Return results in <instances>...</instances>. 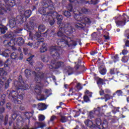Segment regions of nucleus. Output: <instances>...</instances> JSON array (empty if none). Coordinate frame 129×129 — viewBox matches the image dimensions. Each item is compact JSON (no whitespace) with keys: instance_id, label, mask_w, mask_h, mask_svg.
Listing matches in <instances>:
<instances>
[{"instance_id":"f257e3e1","label":"nucleus","mask_w":129,"mask_h":129,"mask_svg":"<svg viewBox=\"0 0 129 129\" xmlns=\"http://www.w3.org/2000/svg\"><path fill=\"white\" fill-rule=\"evenodd\" d=\"M74 18L76 20L77 22L75 24L76 28H84L86 26V24L89 25L91 23L90 19L85 16L79 15L78 13H75Z\"/></svg>"},{"instance_id":"f03ea898","label":"nucleus","mask_w":129,"mask_h":129,"mask_svg":"<svg viewBox=\"0 0 129 129\" xmlns=\"http://www.w3.org/2000/svg\"><path fill=\"white\" fill-rule=\"evenodd\" d=\"M24 82L22 80H19V82H18V87L17 89V92H16L15 93V91H13L12 92V96H13V98L14 99V102H15V103H17L18 102H19V99H23V97H24V96L23 95V94H19V90H21L22 89H29V88L28 87V86H26V87H24Z\"/></svg>"},{"instance_id":"7ed1b4c3","label":"nucleus","mask_w":129,"mask_h":129,"mask_svg":"<svg viewBox=\"0 0 129 129\" xmlns=\"http://www.w3.org/2000/svg\"><path fill=\"white\" fill-rule=\"evenodd\" d=\"M5 3V6L2 4L0 1V15H4L7 13V11H11V8L16 6V1L15 0H3Z\"/></svg>"},{"instance_id":"20e7f679","label":"nucleus","mask_w":129,"mask_h":129,"mask_svg":"<svg viewBox=\"0 0 129 129\" xmlns=\"http://www.w3.org/2000/svg\"><path fill=\"white\" fill-rule=\"evenodd\" d=\"M52 17H55L56 18L58 25H60V24L62 23L63 17H62V15H58L57 12H53V13H48L47 15H43L42 20L43 22H48L50 21V19H51Z\"/></svg>"},{"instance_id":"39448f33","label":"nucleus","mask_w":129,"mask_h":129,"mask_svg":"<svg viewBox=\"0 0 129 129\" xmlns=\"http://www.w3.org/2000/svg\"><path fill=\"white\" fill-rule=\"evenodd\" d=\"M43 78H44V73L39 72L36 75L35 80L37 84L35 88V92L38 94V95H40L41 92H42L41 81L43 80Z\"/></svg>"},{"instance_id":"423d86ee","label":"nucleus","mask_w":129,"mask_h":129,"mask_svg":"<svg viewBox=\"0 0 129 129\" xmlns=\"http://www.w3.org/2000/svg\"><path fill=\"white\" fill-rule=\"evenodd\" d=\"M59 41L60 42L58 45H61L62 47L65 46L66 45L69 46H69H76V45H77L76 42L72 41L71 38L66 36H64Z\"/></svg>"},{"instance_id":"0eeeda50","label":"nucleus","mask_w":129,"mask_h":129,"mask_svg":"<svg viewBox=\"0 0 129 129\" xmlns=\"http://www.w3.org/2000/svg\"><path fill=\"white\" fill-rule=\"evenodd\" d=\"M46 3H44V7L42 8H40L39 9V12L41 15H45L46 14V11H48V10H49L51 11V10H55V8H54V6L53 5L48 4V2H46Z\"/></svg>"},{"instance_id":"6e6552de","label":"nucleus","mask_w":129,"mask_h":129,"mask_svg":"<svg viewBox=\"0 0 129 129\" xmlns=\"http://www.w3.org/2000/svg\"><path fill=\"white\" fill-rule=\"evenodd\" d=\"M62 27L64 30L65 32L66 33L67 35H69V36H70V35H72V34L75 31V29L71 26V25L67 23H64L62 25Z\"/></svg>"},{"instance_id":"1a4fd4ad","label":"nucleus","mask_w":129,"mask_h":129,"mask_svg":"<svg viewBox=\"0 0 129 129\" xmlns=\"http://www.w3.org/2000/svg\"><path fill=\"white\" fill-rule=\"evenodd\" d=\"M58 51H59V49L57 46H52L50 48V52L52 56H53L54 59H59L60 54Z\"/></svg>"},{"instance_id":"9d476101","label":"nucleus","mask_w":129,"mask_h":129,"mask_svg":"<svg viewBox=\"0 0 129 129\" xmlns=\"http://www.w3.org/2000/svg\"><path fill=\"white\" fill-rule=\"evenodd\" d=\"M13 40H14L15 45L17 44L19 45V46H23L25 43V40L22 37H18L14 39L13 38Z\"/></svg>"},{"instance_id":"9b49d317","label":"nucleus","mask_w":129,"mask_h":129,"mask_svg":"<svg viewBox=\"0 0 129 129\" xmlns=\"http://www.w3.org/2000/svg\"><path fill=\"white\" fill-rule=\"evenodd\" d=\"M4 44L5 46H10V47H14L15 46V43L14 42V39H11L10 41L8 40H5L4 41Z\"/></svg>"},{"instance_id":"f8f14e48","label":"nucleus","mask_w":129,"mask_h":129,"mask_svg":"<svg viewBox=\"0 0 129 129\" xmlns=\"http://www.w3.org/2000/svg\"><path fill=\"white\" fill-rule=\"evenodd\" d=\"M25 19V17L23 15H20L16 17L15 20H16L17 24H23L24 23V20Z\"/></svg>"},{"instance_id":"ddd939ff","label":"nucleus","mask_w":129,"mask_h":129,"mask_svg":"<svg viewBox=\"0 0 129 129\" xmlns=\"http://www.w3.org/2000/svg\"><path fill=\"white\" fill-rule=\"evenodd\" d=\"M84 122L86 125L88 127H91L92 126H93V127H95V124L89 119L85 120Z\"/></svg>"},{"instance_id":"4468645a","label":"nucleus","mask_w":129,"mask_h":129,"mask_svg":"<svg viewBox=\"0 0 129 129\" xmlns=\"http://www.w3.org/2000/svg\"><path fill=\"white\" fill-rule=\"evenodd\" d=\"M17 24H18V23H17L16 18H12L10 20L9 26H10V28H15V27H16V26H17Z\"/></svg>"},{"instance_id":"2eb2a0df","label":"nucleus","mask_w":129,"mask_h":129,"mask_svg":"<svg viewBox=\"0 0 129 129\" xmlns=\"http://www.w3.org/2000/svg\"><path fill=\"white\" fill-rule=\"evenodd\" d=\"M35 28V23L33 22H31L29 23L28 25L25 26L26 30L27 31H31L32 30H34Z\"/></svg>"},{"instance_id":"dca6fc26","label":"nucleus","mask_w":129,"mask_h":129,"mask_svg":"<svg viewBox=\"0 0 129 129\" xmlns=\"http://www.w3.org/2000/svg\"><path fill=\"white\" fill-rule=\"evenodd\" d=\"M23 14L24 15L22 16L24 17V19L26 20V18H30L32 15V11L31 10H27L25 12H23Z\"/></svg>"},{"instance_id":"f3484780","label":"nucleus","mask_w":129,"mask_h":129,"mask_svg":"<svg viewBox=\"0 0 129 129\" xmlns=\"http://www.w3.org/2000/svg\"><path fill=\"white\" fill-rule=\"evenodd\" d=\"M47 108V106L45 105V104L43 103H39L38 104V109L39 110H45Z\"/></svg>"},{"instance_id":"a211bd4d","label":"nucleus","mask_w":129,"mask_h":129,"mask_svg":"<svg viewBox=\"0 0 129 129\" xmlns=\"http://www.w3.org/2000/svg\"><path fill=\"white\" fill-rule=\"evenodd\" d=\"M54 64L55 69H58V68H60V67H63V66H64V62L61 61H58Z\"/></svg>"},{"instance_id":"6ab92c4d","label":"nucleus","mask_w":129,"mask_h":129,"mask_svg":"<svg viewBox=\"0 0 129 129\" xmlns=\"http://www.w3.org/2000/svg\"><path fill=\"white\" fill-rule=\"evenodd\" d=\"M108 126V123L107 122V121L106 120H104L103 121V123L101 124V126L99 127V128H107Z\"/></svg>"},{"instance_id":"aec40b11","label":"nucleus","mask_w":129,"mask_h":129,"mask_svg":"<svg viewBox=\"0 0 129 129\" xmlns=\"http://www.w3.org/2000/svg\"><path fill=\"white\" fill-rule=\"evenodd\" d=\"M94 124H95V126H101V119L97 118L95 121Z\"/></svg>"},{"instance_id":"412c9836","label":"nucleus","mask_w":129,"mask_h":129,"mask_svg":"<svg viewBox=\"0 0 129 129\" xmlns=\"http://www.w3.org/2000/svg\"><path fill=\"white\" fill-rule=\"evenodd\" d=\"M11 57L12 59L18 60V59H19V54H18L16 52H13L11 55Z\"/></svg>"},{"instance_id":"4be33fe9","label":"nucleus","mask_w":129,"mask_h":129,"mask_svg":"<svg viewBox=\"0 0 129 129\" xmlns=\"http://www.w3.org/2000/svg\"><path fill=\"white\" fill-rule=\"evenodd\" d=\"M41 59L43 62H47L49 61V56L43 55L41 56Z\"/></svg>"},{"instance_id":"5701e85b","label":"nucleus","mask_w":129,"mask_h":129,"mask_svg":"<svg viewBox=\"0 0 129 129\" xmlns=\"http://www.w3.org/2000/svg\"><path fill=\"white\" fill-rule=\"evenodd\" d=\"M59 114L61 116V118L60 119V121H61V122H62V123L66 122L68 120V118H67V117L65 116L61 115V113H59Z\"/></svg>"},{"instance_id":"b1692460","label":"nucleus","mask_w":129,"mask_h":129,"mask_svg":"<svg viewBox=\"0 0 129 129\" xmlns=\"http://www.w3.org/2000/svg\"><path fill=\"white\" fill-rule=\"evenodd\" d=\"M12 60L7 59L4 63V67H9V66L12 65Z\"/></svg>"},{"instance_id":"393cba45","label":"nucleus","mask_w":129,"mask_h":129,"mask_svg":"<svg viewBox=\"0 0 129 129\" xmlns=\"http://www.w3.org/2000/svg\"><path fill=\"white\" fill-rule=\"evenodd\" d=\"M5 37L8 39L13 38V37H15V34L13 32H9L6 35Z\"/></svg>"},{"instance_id":"a878e982","label":"nucleus","mask_w":129,"mask_h":129,"mask_svg":"<svg viewBox=\"0 0 129 129\" xmlns=\"http://www.w3.org/2000/svg\"><path fill=\"white\" fill-rule=\"evenodd\" d=\"M36 125H38V128H39V127H40L41 128H43V127H45V126H46V124H45V123H38V122H36Z\"/></svg>"},{"instance_id":"bb28decb","label":"nucleus","mask_w":129,"mask_h":129,"mask_svg":"<svg viewBox=\"0 0 129 129\" xmlns=\"http://www.w3.org/2000/svg\"><path fill=\"white\" fill-rule=\"evenodd\" d=\"M47 51V46L46 44H43L42 46L40 48V52L41 53H44Z\"/></svg>"},{"instance_id":"cd10ccee","label":"nucleus","mask_w":129,"mask_h":129,"mask_svg":"<svg viewBox=\"0 0 129 129\" xmlns=\"http://www.w3.org/2000/svg\"><path fill=\"white\" fill-rule=\"evenodd\" d=\"M8 73L7 72L4 71L3 68H0V75L1 76H6Z\"/></svg>"},{"instance_id":"c85d7f7f","label":"nucleus","mask_w":129,"mask_h":129,"mask_svg":"<svg viewBox=\"0 0 129 129\" xmlns=\"http://www.w3.org/2000/svg\"><path fill=\"white\" fill-rule=\"evenodd\" d=\"M45 29H46V27H45V25H40L38 27V30L39 32H44L45 31Z\"/></svg>"},{"instance_id":"c756f323","label":"nucleus","mask_w":129,"mask_h":129,"mask_svg":"<svg viewBox=\"0 0 129 129\" xmlns=\"http://www.w3.org/2000/svg\"><path fill=\"white\" fill-rule=\"evenodd\" d=\"M42 35V34L41 32H37L35 33L34 35V39H36V40H39V38L41 37V36Z\"/></svg>"},{"instance_id":"7c9ffc66","label":"nucleus","mask_w":129,"mask_h":129,"mask_svg":"<svg viewBox=\"0 0 129 129\" xmlns=\"http://www.w3.org/2000/svg\"><path fill=\"white\" fill-rule=\"evenodd\" d=\"M116 23L118 26H124V25H125L126 20L125 19H124L123 21H118Z\"/></svg>"},{"instance_id":"2f4dec72","label":"nucleus","mask_w":129,"mask_h":129,"mask_svg":"<svg viewBox=\"0 0 129 129\" xmlns=\"http://www.w3.org/2000/svg\"><path fill=\"white\" fill-rule=\"evenodd\" d=\"M0 30L2 34H5L6 31L8 30V28L6 26H2V27H0Z\"/></svg>"},{"instance_id":"473e14b6","label":"nucleus","mask_w":129,"mask_h":129,"mask_svg":"<svg viewBox=\"0 0 129 129\" xmlns=\"http://www.w3.org/2000/svg\"><path fill=\"white\" fill-rule=\"evenodd\" d=\"M34 115V111L31 112H27L26 113V116L27 118H30Z\"/></svg>"},{"instance_id":"72a5a7b5","label":"nucleus","mask_w":129,"mask_h":129,"mask_svg":"<svg viewBox=\"0 0 129 129\" xmlns=\"http://www.w3.org/2000/svg\"><path fill=\"white\" fill-rule=\"evenodd\" d=\"M26 77H29V76H31V74L32 72L28 69H26L25 71Z\"/></svg>"},{"instance_id":"f704fd0d","label":"nucleus","mask_w":129,"mask_h":129,"mask_svg":"<svg viewBox=\"0 0 129 129\" xmlns=\"http://www.w3.org/2000/svg\"><path fill=\"white\" fill-rule=\"evenodd\" d=\"M100 73L101 75H105V74H106V70L105 69L100 70Z\"/></svg>"},{"instance_id":"c9c22d12","label":"nucleus","mask_w":129,"mask_h":129,"mask_svg":"<svg viewBox=\"0 0 129 129\" xmlns=\"http://www.w3.org/2000/svg\"><path fill=\"white\" fill-rule=\"evenodd\" d=\"M122 62L125 63V62H127L128 61V57L126 56H123L121 59Z\"/></svg>"},{"instance_id":"e433bc0d","label":"nucleus","mask_w":129,"mask_h":129,"mask_svg":"<svg viewBox=\"0 0 129 129\" xmlns=\"http://www.w3.org/2000/svg\"><path fill=\"white\" fill-rule=\"evenodd\" d=\"M104 97L105 99V101H107V100H109V99H110V98H111V96L108 95V94H105L104 95Z\"/></svg>"},{"instance_id":"4c0bfd02","label":"nucleus","mask_w":129,"mask_h":129,"mask_svg":"<svg viewBox=\"0 0 129 129\" xmlns=\"http://www.w3.org/2000/svg\"><path fill=\"white\" fill-rule=\"evenodd\" d=\"M47 97H49V95H47L46 96H45L44 95H41L40 96L39 100H45L47 98Z\"/></svg>"},{"instance_id":"58836bf2","label":"nucleus","mask_w":129,"mask_h":129,"mask_svg":"<svg viewBox=\"0 0 129 129\" xmlns=\"http://www.w3.org/2000/svg\"><path fill=\"white\" fill-rule=\"evenodd\" d=\"M57 35L58 36V37L64 36V34L63 33V32H62V28H60L59 31L58 32Z\"/></svg>"},{"instance_id":"ea45409f","label":"nucleus","mask_w":129,"mask_h":129,"mask_svg":"<svg viewBox=\"0 0 129 129\" xmlns=\"http://www.w3.org/2000/svg\"><path fill=\"white\" fill-rule=\"evenodd\" d=\"M63 15L64 16H65V17H67V18H69V17L71 16V14L69 11H65L63 13Z\"/></svg>"},{"instance_id":"a19ab883","label":"nucleus","mask_w":129,"mask_h":129,"mask_svg":"<svg viewBox=\"0 0 129 129\" xmlns=\"http://www.w3.org/2000/svg\"><path fill=\"white\" fill-rule=\"evenodd\" d=\"M70 3H75V4H80V3H82V1L81 0H69Z\"/></svg>"},{"instance_id":"79ce46f5","label":"nucleus","mask_w":129,"mask_h":129,"mask_svg":"<svg viewBox=\"0 0 129 129\" xmlns=\"http://www.w3.org/2000/svg\"><path fill=\"white\" fill-rule=\"evenodd\" d=\"M51 18L52 19L49 21V24L50 26H53V24H55V17H51Z\"/></svg>"},{"instance_id":"37998d69","label":"nucleus","mask_w":129,"mask_h":129,"mask_svg":"<svg viewBox=\"0 0 129 129\" xmlns=\"http://www.w3.org/2000/svg\"><path fill=\"white\" fill-rule=\"evenodd\" d=\"M81 12H82V13L87 14V13L89 12V10L86 8H83L81 9Z\"/></svg>"},{"instance_id":"c03bdc74","label":"nucleus","mask_w":129,"mask_h":129,"mask_svg":"<svg viewBox=\"0 0 129 129\" xmlns=\"http://www.w3.org/2000/svg\"><path fill=\"white\" fill-rule=\"evenodd\" d=\"M84 100L85 102H88V101H90L89 97H88V96L85 95L84 96Z\"/></svg>"},{"instance_id":"a18cd8bd","label":"nucleus","mask_w":129,"mask_h":129,"mask_svg":"<svg viewBox=\"0 0 129 129\" xmlns=\"http://www.w3.org/2000/svg\"><path fill=\"white\" fill-rule=\"evenodd\" d=\"M57 118V117H56L55 115H53L50 117V121H48V123H50V121H53V120H55Z\"/></svg>"},{"instance_id":"49530a36","label":"nucleus","mask_w":129,"mask_h":129,"mask_svg":"<svg viewBox=\"0 0 129 129\" xmlns=\"http://www.w3.org/2000/svg\"><path fill=\"white\" fill-rule=\"evenodd\" d=\"M113 60H114V62H116V61H118V55L116 54L115 56L112 57Z\"/></svg>"},{"instance_id":"de8ad7c7","label":"nucleus","mask_w":129,"mask_h":129,"mask_svg":"<svg viewBox=\"0 0 129 129\" xmlns=\"http://www.w3.org/2000/svg\"><path fill=\"white\" fill-rule=\"evenodd\" d=\"M45 120V116L43 115H40L39 116V120L40 121H43V120Z\"/></svg>"},{"instance_id":"09e8293b","label":"nucleus","mask_w":129,"mask_h":129,"mask_svg":"<svg viewBox=\"0 0 129 129\" xmlns=\"http://www.w3.org/2000/svg\"><path fill=\"white\" fill-rule=\"evenodd\" d=\"M28 46H30V47H33V48H38V46H34V43L31 42H29L27 43Z\"/></svg>"},{"instance_id":"8fccbe9b","label":"nucleus","mask_w":129,"mask_h":129,"mask_svg":"<svg viewBox=\"0 0 129 129\" xmlns=\"http://www.w3.org/2000/svg\"><path fill=\"white\" fill-rule=\"evenodd\" d=\"M99 111H100V107H98L96 108H94L95 113H96V112H98V113H99Z\"/></svg>"},{"instance_id":"3c124183","label":"nucleus","mask_w":129,"mask_h":129,"mask_svg":"<svg viewBox=\"0 0 129 129\" xmlns=\"http://www.w3.org/2000/svg\"><path fill=\"white\" fill-rule=\"evenodd\" d=\"M73 9V7H72V5L71 4L69 5L68 7V10H69V11H70V12H72Z\"/></svg>"},{"instance_id":"603ef678","label":"nucleus","mask_w":129,"mask_h":129,"mask_svg":"<svg viewBox=\"0 0 129 129\" xmlns=\"http://www.w3.org/2000/svg\"><path fill=\"white\" fill-rule=\"evenodd\" d=\"M104 81L101 79H99L97 82L98 84H103Z\"/></svg>"},{"instance_id":"864d4df0","label":"nucleus","mask_w":129,"mask_h":129,"mask_svg":"<svg viewBox=\"0 0 129 129\" xmlns=\"http://www.w3.org/2000/svg\"><path fill=\"white\" fill-rule=\"evenodd\" d=\"M116 93L118 96H120L122 94V92L121 90H118L116 92Z\"/></svg>"},{"instance_id":"5fc2aeb1","label":"nucleus","mask_w":129,"mask_h":129,"mask_svg":"<svg viewBox=\"0 0 129 129\" xmlns=\"http://www.w3.org/2000/svg\"><path fill=\"white\" fill-rule=\"evenodd\" d=\"M110 74H112V75L115 74V69H111L110 70Z\"/></svg>"},{"instance_id":"6e6d98bb","label":"nucleus","mask_w":129,"mask_h":129,"mask_svg":"<svg viewBox=\"0 0 129 129\" xmlns=\"http://www.w3.org/2000/svg\"><path fill=\"white\" fill-rule=\"evenodd\" d=\"M85 93H86V94H88L89 97H92V94H91V93H90L89 92V91H86Z\"/></svg>"},{"instance_id":"4d7b16f0","label":"nucleus","mask_w":129,"mask_h":129,"mask_svg":"<svg viewBox=\"0 0 129 129\" xmlns=\"http://www.w3.org/2000/svg\"><path fill=\"white\" fill-rule=\"evenodd\" d=\"M48 34V30L46 31L45 33H42V36L44 37V38H47V35Z\"/></svg>"},{"instance_id":"13d9d810","label":"nucleus","mask_w":129,"mask_h":129,"mask_svg":"<svg viewBox=\"0 0 129 129\" xmlns=\"http://www.w3.org/2000/svg\"><path fill=\"white\" fill-rule=\"evenodd\" d=\"M99 94L100 95H103V94H104V91L101 89L99 91Z\"/></svg>"},{"instance_id":"bf43d9fd","label":"nucleus","mask_w":129,"mask_h":129,"mask_svg":"<svg viewBox=\"0 0 129 129\" xmlns=\"http://www.w3.org/2000/svg\"><path fill=\"white\" fill-rule=\"evenodd\" d=\"M77 88L78 89H82V87H81V84L78 83L77 85Z\"/></svg>"},{"instance_id":"052dcab7","label":"nucleus","mask_w":129,"mask_h":129,"mask_svg":"<svg viewBox=\"0 0 129 129\" xmlns=\"http://www.w3.org/2000/svg\"><path fill=\"white\" fill-rule=\"evenodd\" d=\"M122 53L123 55H126L127 54V50L124 49L122 50Z\"/></svg>"},{"instance_id":"680f3d73","label":"nucleus","mask_w":129,"mask_h":129,"mask_svg":"<svg viewBox=\"0 0 129 129\" xmlns=\"http://www.w3.org/2000/svg\"><path fill=\"white\" fill-rule=\"evenodd\" d=\"M6 107L8 108V109H11V103H7L6 104Z\"/></svg>"},{"instance_id":"e2e57ef3","label":"nucleus","mask_w":129,"mask_h":129,"mask_svg":"<svg viewBox=\"0 0 129 129\" xmlns=\"http://www.w3.org/2000/svg\"><path fill=\"white\" fill-rule=\"evenodd\" d=\"M2 55L4 56V57H9V54L6 52H3L2 53Z\"/></svg>"},{"instance_id":"0e129e2a","label":"nucleus","mask_w":129,"mask_h":129,"mask_svg":"<svg viewBox=\"0 0 129 129\" xmlns=\"http://www.w3.org/2000/svg\"><path fill=\"white\" fill-rule=\"evenodd\" d=\"M50 69H53V68H55L56 69V68L55 67V64L53 63L52 66H49Z\"/></svg>"},{"instance_id":"69168bd1","label":"nucleus","mask_w":129,"mask_h":129,"mask_svg":"<svg viewBox=\"0 0 129 129\" xmlns=\"http://www.w3.org/2000/svg\"><path fill=\"white\" fill-rule=\"evenodd\" d=\"M125 45L126 46V47H129V41L128 40H126L125 43Z\"/></svg>"},{"instance_id":"338daca9","label":"nucleus","mask_w":129,"mask_h":129,"mask_svg":"<svg viewBox=\"0 0 129 129\" xmlns=\"http://www.w3.org/2000/svg\"><path fill=\"white\" fill-rule=\"evenodd\" d=\"M23 53H20V55L18 59H19V60H22V59H23Z\"/></svg>"},{"instance_id":"774afa93","label":"nucleus","mask_w":129,"mask_h":129,"mask_svg":"<svg viewBox=\"0 0 129 129\" xmlns=\"http://www.w3.org/2000/svg\"><path fill=\"white\" fill-rule=\"evenodd\" d=\"M33 58H34V55L31 56L30 57H29L27 60V61H31V59H33Z\"/></svg>"}]
</instances>
